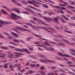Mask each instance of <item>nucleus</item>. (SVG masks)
<instances>
[{
    "label": "nucleus",
    "instance_id": "obj_1",
    "mask_svg": "<svg viewBox=\"0 0 75 75\" xmlns=\"http://www.w3.org/2000/svg\"><path fill=\"white\" fill-rule=\"evenodd\" d=\"M11 16H9L11 17V18H12V19H14V20H18L19 18L20 19H23L22 17L19 16H17L14 13H11Z\"/></svg>",
    "mask_w": 75,
    "mask_h": 75
},
{
    "label": "nucleus",
    "instance_id": "obj_2",
    "mask_svg": "<svg viewBox=\"0 0 75 75\" xmlns=\"http://www.w3.org/2000/svg\"><path fill=\"white\" fill-rule=\"evenodd\" d=\"M40 62H42L43 63H45V64H47L48 62H51V63H54V64L56 63V62L54 61L50 60L45 59V60L40 59Z\"/></svg>",
    "mask_w": 75,
    "mask_h": 75
},
{
    "label": "nucleus",
    "instance_id": "obj_3",
    "mask_svg": "<svg viewBox=\"0 0 75 75\" xmlns=\"http://www.w3.org/2000/svg\"><path fill=\"white\" fill-rule=\"evenodd\" d=\"M21 30H25V31H27V30H28L25 29L23 28L17 27H16V30H15V31L16 33H18V34H21V32L17 31V30L21 31Z\"/></svg>",
    "mask_w": 75,
    "mask_h": 75
},
{
    "label": "nucleus",
    "instance_id": "obj_4",
    "mask_svg": "<svg viewBox=\"0 0 75 75\" xmlns=\"http://www.w3.org/2000/svg\"><path fill=\"white\" fill-rule=\"evenodd\" d=\"M58 54L59 55L61 56V57H70V56L68 55L65 54H63L62 53L60 52H58Z\"/></svg>",
    "mask_w": 75,
    "mask_h": 75
},
{
    "label": "nucleus",
    "instance_id": "obj_5",
    "mask_svg": "<svg viewBox=\"0 0 75 75\" xmlns=\"http://www.w3.org/2000/svg\"><path fill=\"white\" fill-rule=\"evenodd\" d=\"M53 6L55 7H56V8H58L60 9V10H66V8L64 7H62L61 8V7H60L58 6Z\"/></svg>",
    "mask_w": 75,
    "mask_h": 75
},
{
    "label": "nucleus",
    "instance_id": "obj_6",
    "mask_svg": "<svg viewBox=\"0 0 75 75\" xmlns=\"http://www.w3.org/2000/svg\"><path fill=\"white\" fill-rule=\"evenodd\" d=\"M28 11H29V12H30V13H31L33 14L35 16H37V14L33 11L31 10H29Z\"/></svg>",
    "mask_w": 75,
    "mask_h": 75
},
{
    "label": "nucleus",
    "instance_id": "obj_7",
    "mask_svg": "<svg viewBox=\"0 0 75 75\" xmlns=\"http://www.w3.org/2000/svg\"><path fill=\"white\" fill-rule=\"evenodd\" d=\"M10 33L11 34L13 35V36H16V37H18V34L16 33H14L13 32H11Z\"/></svg>",
    "mask_w": 75,
    "mask_h": 75
},
{
    "label": "nucleus",
    "instance_id": "obj_8",
    "mask_svg": "<svg viewBox=\"0 0 75 75\" xmlns=\"http://www.w3.org/2000/svg\"><path fill=\"white\" fill-rule=\"evenodd\" d=\"M15 50L16 51H18V52H23V49L21 50L18 48H15Z\"/></svg>",
    "mask_w": 75,
    "mask_h": 75
},
{
    "label": "nucleus",
    "instance_id": "obj_9",
    "mask_svg": "<svg viewBox=\"0 0 75 75\" xmlns=\"http://www.w3.org/2000/svg\"><path fill=\"white\" fill-rule=\"evenodd\" d=\"M38 21L39 22H41V23H42L43 24H44V25H48L47 24L44 23V22L42 21L40 19H38Z\"/></svg>",
    "mask_w": 75,
    "mask_h": 75
},
{
    "label": "nucleus",
    "instance_id": "obj_10",
    "mask_svg": "<svg viewBox=\"0 0 75 75\" xmlns=\"http://www.w3.org/2000/svg\"><path fill=\"white\" fill-rule=\"evenodd\" d=\"M44 18H45V20H48V21H51V20H52L51 18L50 17H48V18L47 17H46V16H44Z\"/></svg>",
    "mask_w": 75,
    "mask_h": 75
},
{
    "label": "nucleus",
    "instance_id": "obj_11",
    "mask_svg": "<svg viewBox=\"0 0 75 75\" xmlns=\"http://www.w3.org/2000/svg\"><path fill=\"white\" fill-rule=\"evenodd\" d=\"M32 39H33V37H27L26 39L27 41H30V40H32Z\"/></svg>",
    "mask_w": 75,
    "mask_h": 75
},
{
    "label": "nucleus",
    "instance_id": "obj_12",
    "mask_svg": "<svg viewBox=\"0 0 75 75\" xmlns=\"http://www.w3.org/2000/svg\"><path fill=\"white\" fill-rule=\"evenodd\" d=\"M33 34L35 35V36H36V37H41V35H38L35 33H32Z\"/></svg>",
    "mask_w": 75,
    "mask_h": 75
},
{
    "label": "nucleus",
    "instance_id": "obj_13",
    "mask_svg": "<svg viewBox=\"0 0 75 75\" xmlns=\"http://www.w3.org/2000/svg\"><path fill=\"white\" fill-rule=\"evenodd\" d=\"M62 17L63 18H64V19H65L66 20H67V21L69 20V19L66 16H65L64 15H62Z\"/></svg>",
    "mask_w": 75,
    "mask_h": 75
},
{
    "label": "nucleus",
    "instance_id": "obj_14",
    "mask_svg": "<svg viewBox=\"0 0 75 75\" xmlns=\"http://www.w3.org/2000/svg\"><path fill=\"white\" fill-rule=\"evenodd\" d=\"M18 68L17 69V70H18V71H20V70H21V68H20V67H21V64H18Z\"/></svg>",
    "mask_w": 75,
    "mask_h": 75
},
{
    "label": "nucleus",
    "instance_id": "obj_15",
    "mask_svg": "<svg viewBox=\"0 0 75 75\" xmlns=\"http://www.w3.org/2000/svg\"><path fill=\"white\" fill-rule=\"evenodd\" d=\"M55 11H56V12H57V13H60V12L61 13H62V14H63L64 13V11L61 10H57H57H55Z\"/></svg>",
    "mask_w": 75,
    "mask_h": 75
},
{
    "label": "nucleus",
    "instance_id": "obj_16",
    "mask_svg": "<svg viewBox=\"0 0 75 75\" xmlns=\"http://www.w3.org/2000/svg\"><path fill=\"white\" fill-rule=\"evenodd\" d=\"M58 18H59L58 17H57V18H55L54 19V21H56V23H57V24H58V23H59L58 22H57L58 21Z\"/></svg>",
    "mask_w": 75,
    "mask_h": 75
},
{
    "label": "nucleus",
    "instance_id": "obj_17",
    "mask_svg": "<svg viewBox=\"0 0 75 75\" xmlns=\"http://www.w3.org/2000/svg\"><path fill=\"white\" fill-rule=\"evenodd\" d=\"M38 56L40 57H41L42 58H45V56H44L42 55V54H40L38 55Z\"/></svg>",
    "mask_w": 75,
    "mask_h": 75
},
{
    "label": "nucleus",
    "instance_id": "obj_18",
    "mask_svg": "<svg viewBox=\"0 0 75 75\" xmlns=\"http://www.w3.org/2000/svg\"><path fill=\"white\" fill-rule=\"evenodd\" d=\"M48 42L49 43H51V44H57V43L52 41H49Z\"/></svg>",
    "mask_w": 75,
    "mask_h": 75
},
{
    "label": "nucleus",
    "instance_id": "obj_19",
    "mask_svg": "<svg viewBox=\"0 0 75 75\" xmlns=\"http://www.w3.org/2000/svg\"><path fill=\"white\" fill-rule=\"evenodd\" d=\"M12 54H13L14 55H20V53H18L17 52H15L13 53H12Z\"/></svg>",
    "mask_w": 75,
    "mask_h": 75
},
{
    "label": "nucleus",
    "instance_id": "obj_20",
    "mask_svg": "<svg viewBox=\"0 0 75 75\" xmlns=\"http://www.w3.org/2000/svg\"><path fill=\"white\" fill-rule=\"evenodd\" d=\"M1 48L2 49H5V50H8V47H1Z\"/></svg>",
    "mask_w": 75,
    "mask_h": 75
},
{
    "label": "nucleus",
    "instance_id": "obj_21",
    "mask_svg": "<svg viewBox=\"0 0 75 75\" xmlns=\"http://www.w3.org/2000/svg\"><path fill=\"white\" fill-rule=\"evenodd\" d=\"M13 41H15V42H18V43H19V42H20V41H19V40L16 39H13Z\"/></svg>",
    "mask_w": 75,
    "mask_h": 75
},
{
    "label": "nucleus",
    "instance_id": "obj_22",
    "mask_svg": "<svg viewBox=\"0 0 75 75\" xmlns=\"http://www.w3.org/2000/svg\"><path fill=\"white\" fill-rule=\"evenodd\" d=\"M60 19L61 21L63 23H67V22L64 21V19H62V18H60Z\"/></svg>",
    "mask_w": 75,
    "mask_h": 75
},
{
    "label": "nucleus",
    "instance_id": "obj_23",
    "mask_svg": "<svg viewBox=\"0 0 75 75\" xmlns=\"http://www.w3.org/2000/svg\"><path fill=\"white\" fill-rule=\"evenodd\" d=\"M4 68H7V64L6 63L4 64Z\"/></svg>",
    "mask_w": 75,
    "mask_h": 75
},
{
    "label": "nucleus",
    "instance_id": "obj_24",
    "mask_svg": "<svg viewBox=\"0 0 75 75\" xmlns=\"http://www.w3.org/2000/svg\"><path fill=\"white\" fill-rule=\"evenodd\" d=\"M1 11L2 12V13H3L5 14H7V13L6 12L4 11V10H2Z\"/></svg>",
    "mask_w": 75,
    "mask_h": 75
},
{
    "label": "nucleus",
    "instance_id": "obj_25",
    "mask_svg": "<svg viewBox=\"0 0 75 75\" xmlns=\"http://www.w3.org/2000/svg\"><path fill=\"white\" fill-rule=\"evenodd\" d=\"M68 67H75V65L68 64L67 65Z\"/></svg>",
    "mask_w": 75,
    "mask_h": 75
},
{
    "label": "nucleus",
    "instance_id": "obj_26",
    "mask_svg": "<svg viewBox=\"0 0 75 75\" xmlns=\"http://www.w3.org/2000/svg\"><path fill=\"white\" fill-rule=\"evenodd\" d=\"M46 50H47V51H50V49H49L47 47H43Z\"/></svg>",
    "mask_w": 75,
    "mask_h": 75
},
{
    "label": "nucleus",
    "instance_id": "obj_27",
    "mask_svg": "<svg viewBox=\"0 0 75 75\" xmlns=\"http://www.w3.org/2000/svg\"><path fill=\"white\" fill-rule=\"evenodd\" d=\"M25 51L26 52L27 51H28V50L27 49H22V52H24V51Z\"/></svg>",
    "mask_w": 75,
    "mask_h": 75
},
{
    "label": "nucleus",
    "instance_id": "obj_28",
    "mask_svg": "<svg viewBox=\"0 0 75 75\" xmlns=\"http://www.w3.org/2000/svg\"><path fill=\"white\" fill-rule=\"evenodd\" d=\"M64 32H66V33H69V34H72V32H70L69 31L64 30Z\"/></svg>",
    "mask_w": 75,
    "mask_h": 75
},
{
    "label": "nucleus",
    "instance_id": "obj_29",
    "mask_svg": "<svg viewBox=\"0 0 75 75\" xmlns=\"http://www.w3.org/2000/svg\"><path fill=\"white\" fill-rule=\"evenodd\" d=\"M21 2L22 3H24V4H27V2L25 1H21Z\"/></svg>",
    "mask_w": 75,
    "mask_h": 75
},
{
    "label": "nucleus",
    "instance_id": "obj_30",
    "mask_svg": "<svg viewBox=\"0 0 75 75\" xmlns=\"http://www.w3.org/2000/svg\"><path fill=\"white\" fill-rule=\"evenodd\" d=\"M63 41H64V42H66V43H67V44H69V42H68V41L66 40H63Z\"/></svg>",
    "mask_w": 75,
    "mask_h": 75
},
{
    "label": "nucleus",
    "instance_id": "obj_31",
    "mask_svg": "<svg viewBox=\"0 0 75 75\" xmlns=\"http://www.w3.org/2000/svg\"><path fill=\"white\" fill-rule=\"evenodd\" d=\"M14 11H16V12H17V13H21L20 12V11L19 10H13Z\"/></svg>",
    "mask_w": 75,
    "mask_h": 75
},
{
    "label": "nucleus",
    "instance_id": "obj_32",
    "mask_svg": "<svg viewBox=\"0 0 75 75\" xmlns=\"http://www.w3.org/2000/svg\"><path fill=\"white\" fill-rule=\"evenodd\" d=\"M16 24H21V25H23V24L22 23L18 21H16Z\"/></svg>",
    "mask_w": 75,
    "mask_h": 75
},
{
    "label": "nucleus",
    "instance_id": "obj_33",
    "mask_svg": "<svg viewBox=\"0 0 75 75\" xmlns=\"http://www.w3.org/2000/svg\"><path fill=\"white\" fill-rule=\"evenodd\" d=\"M43 6L44 7H45L46 8H48V6L45 4H43Z\"/></svg>",
    "mask_w": 75,
    "mask_h": 75
},
{
    "label": "nucleus",
    "instance_id": "obj_34",
    "mask_svg": "<svg viewBox=\"0 0 75 75\" xmlns=\"http://www.w3.org/2000/svg\"><path fill=\"white\" fill-rule=\"evenodd\" d=\"M69 50H70L71 52H75V50L72 49H69Z\"/></svg>",
    "mask_w": 75,
    "mask_h": 75
},
{
    "label": "nucleus",
    "instance_id": "obj_35",
    "mask_svg": "<svg viewBox=\"0 0 75 75\" xmlns=\"http://www.w3.org/2000/svg\"><path fill=\"white\" fill-rule=\"evenodd\" d=\"M29 57H31V58H35V57L33 55H28Z\"/></svg>",
    "mask_w": 75,
    "mask_h": 75
},
{
    "label": "nucleus",
    "instance_id": "obj_36",
    "mask_svg": "<svg viewBox=\"0 0 75 75\" xmlns=\"http://www.w3.org/2000/svg\"><path fill=\"white\" fill-rule=\"evenodd\" d=\"M50 68L52 70H53L54 69H55L56 68V67H50Z\"/></svg>",
    "mask_w": 75,
    "mask_h": 75
},
{
    "label": "nucleus",
    "instance_id": "obj_37",
    "mask_svg": "<svg viewBox=\"0 0 75 75\" xmlns=\"http://www.w3.org/2000/svg\"><path fill=\"white\" fill-rule=\"evenodd\" d=\"M59 69L60 70V71H62V72H64V73H65V71L64 70L62 69L61 68H59Z\"/></svg>",
    "mask_w": 75,
    "mask_h": 75
},
{
    "label": "nucleus",
    "instance_id": "obj_38",
    "mask_svg": "<svg viewBox=\"0 0 75 75\" xmlns=\"http://www.w3.org/2000/svg\"><path fill=\"white\" fill-rule=\"evenodd\" d=\"M28 3H30V4H33L34 3H33V1H28Z\"/></svg>",
    "mask_w": 75,
    "mask_h": 75
},
{
    "label": "nucleus",
    "instance_id": "obj_39",
    "mask_svg": "<svg viewBox=\"0 0 75 75\" xmlns=\"http://www.w3.org/2000/svg\"><path fill=\"white\" fill-rule=\"evenodd\" d=\"M40 72L41 74H44L45 72V71L44 72V71H40Z\"/></svg>",
    "mask_w": 75,
    "mask_h": 75
},
{
    "label": "nucleus",
    "instance_id": "obj_40",
    "mask_svg": "<svg viewBox=\"0 0 75 75\" xmlns=\"http://www.w3.org/2000/svg\"><path fill=\"white\" fill-rule=\"evenodd\" d=\"M7 37L8 39H9L10 40H12V38H11V37L8 36H7Z\"/></svg>",
    "mask_w": 75,
    "mask_h": 75
},
{
    "label": "nucleus",
    "instance_id": "obj_41",
    "mask_svg": "<svg viewBox=\"0 0 75 75\" xmlns=\"http://www.w3.org/2000/svg\"><path fill=\"white\" fill-rule=\"evenodd\" d=\"M67 63L68 64H73V63H72V62H70V61L67 62Z\"/></svg>",
    "mask_w": 75,
    "mask_h": 75
},
{
    "label": "nucleus",
    "instance_id": "obj_42",
    "mask_svg": "<svg viewBox=\"0 0 75 75\" xmlns=\"http://www.w3.org/2000/svg\"><path fill=\"white\" fill-rule=\"evenodd\" d=\"M8 47H9L11 48L12 49H14V48H15V47L11 46L9 45Z\"/></svg>",
    "mask_w": 75,
    "mask_h": 75
},
{
    "label": "nucleus",
    "instance_id": "obj_43",
    "mask_svg": "<svg viewBox=\"0 0 75 75\" xmlns=\"http://www.w3.org/2000/svg\"><path fill=\"white\" fill-rule=\"evenodd\" d=\"M42 29H45V30H47L48 29V28L45 26H43L42 27Z\"/></svg>",
    "mask_w": 75,
    "mask_h": 75
},
{
    "label": "nucleus",
    "instance_id": "obj_44",
    "mask_svg": "<svg viewBox=\"0 0 75 75\" xmlns=\"http://www.w3.org/2000/svg\"><path fill=\"white\" fill-rule=\"evenodd\" d=\"M48 75H54V73L52 72H49L48 73Z\"/></svg>",
    "mask_w": 75,
    "mask_h": 75
},
{
    "label": "nucleus",
    "instance_id": "obj_45",
    "mask_svg": "<svg viewBox=\"0 0 75 75\" xmlns=\"http://www.w3.org/2000/svg\"><path fill=\"white\" fill-rule=\"evenodd\" d=\"M63 59L64 60H65V61H68L69 60V59H67L65 57L63 58Z\"/></svg>",
    "mask_w": 75,
    "mask_h": 75
},
{
    "label": "nucleus",
    "instance_id": "obj_46",
    "mask_svg": "<svg viewBox=\"0 0 75 75\" xmlns=\"http://www.w3.org/2000/svg\"><path fill=\"white\" fill-rule=\"evenodd\" d=\"M23 13H24V14H30V13H28V12L26 11V12H22Z\"/></svg>",
    "mask_w": 75,
    "mask_h": 75
},
{
    "label": "nucleus",
    "instance_id": "obj_47",
    "mask_svg": "<svg viewBox=\"0 0 75 75\" xmlns=\"http://www.w3.org/2000/svg\"><path fill=\"white\" fill-rule=\"evenodd\" d=\"M3 8H5V9H6V10H9V8H8L5 6H3Z\"/></svg>",
    "mask_w": 75,
    "mask_h": 75
},
{
    "label": "nucleus",
    "instance_id": "obj_48",
    "mask_svg": "<svg viewBox=\"0 0 75 75\" xmlns=\"http://www.w3.org/2000/svg\"><path fill=\"white\" fill-rule=\"evenodd\" d=\"M3 8H5V9H6V10H9V8H8L5 6H3Z\"/></svg>",
    "mask_w": 75,
    "mask_h": 75
},
{
    "label": "nucleus",
    "instance_id": "obj_49",
    "mask_svg": "<svg viewBox=\"0 0 75 75\" xmlns=\"http://www.w3.org/2000/svg\"><path fill=\"white\" fill-rule=\"evenodd\" d=\"M69 7L72 8H73L74 9H75V7L73 6H69Z\"/></svg>",
    "mask_w": 75,
    "mask_h": 75
},
{
    "label": "nucleus",
    "instance_id": "obj_50",
    "mask_svg": "<svg viewBox=\"0 0 75 75\" xmlns=\"http://www.w3.org/2000/svg\"><path fill=\"white\" fill-rule=\"evenodd\" d=\"M28 48H29V50H30V51H33V48H31V47H29Z\"/></svg>",
    "mask_w": 75,
    "mask_h": 75
},
{
    "label": "nucleus",
    "instance_id": "obj_51",
    "mask_svg": "<svg viewBox=\"0 0 75 75\" xmlns=\"http://www.w3.org/2000/svg\"><path fill=\"white\" fill-rule=\"evenodd\" d=\"M48 28H49V29L50 30H51L52 31H54V29H52V28H50V27H49Z\"/></svg>",
    "mask_w": 75,
    "mask_h": 75
},
{
    "label": "nucleus",
    "instance_id": "obj_52",
    "mask_svg": "<svg viewBox=\"0 0 75 75\" xmlns=\"http://www.w3.org/2000/svg\"><path fill=\"white\" fill-rule=\"evenodd\" d=\"M26 25H31V24L30 23H26Z\"/></svg>",
    "mask_w": 75,
    "mask_h": 75
},
{
    "label": "nucleus",
    "instance_id": "obj_53",
    "mask_svg": "<svg viewBox=\"0 0 75 75\" xmlns=\"http://www.w3.org/2000/svg\"><path fill=\"white\" fill-rule=\"evenodd\" d=\"M38 48L39 50L40 51H43L44 50L38 47Z\"/></svg>",
    "mask_w": 75,
    "mask_h": 75
},
{
    "label": "nucleus",
    "instance_id": "obj_54",
    "mask_svg": "<svg viewBox=\"0 0 75 75\" xmlns=\"http://www.w3.org/2000/svg\"><path fill=\"white\" fill-rule=\"evenodd\" d=\"M50 50H52V51H54V49L52 47H50Z\"/></svg>",
    "mask_w": 75,
    "mask_h": 75
},
{
    "label": "nucleus",
    "instance_id": "obj_55",
    "mask_svg": "<svg viewBox=\"0 0 75 75\" xmlns=\"http://www.w3.org/2000/svg\"><path fill=\"white\" fill-rule=\"evenodd\" d=\"M9 67L11 69L13 68V65H10L9 66Z\"/></svg>",
    "mask_w": 75,
    "mask_h": 75
},
{
    "label": "nucleus",
    "instance_id": "obj_56",
    "mask_svg": "<svg viewBox=\"0 0 75 75\" xmlns=\"http://www.w3.org/2000/svg\"><path fill=\"white\" fill-rule=\"evenodd\" d=\"M30 66L31 68H34L35 66L34 65V64H31Z\"/></svg>",
    "mask_w": 75,
    "mask_h": 75
},
{
    "label": "nucleus",
    "instance_id": "obj_57",
    "mask_svg": "<svg viewBox=\"0 0 75 75\" xmlns=\"http://www.w3.org/2000/svg\"><path fill=\"white\" fill-rule=\"evenodd\" d=\"M45 43L46 45H49V43L47 41H45Z\"/></svg>",
    "mask_w": 75,
    "mask_h": 75
},
{
    "label": "nucleus",
    "instance_id": "obj_58",
    "mask_svg": "<svg viewBox=\"0 0 75 75\" xmlns=\"http://www.w3.org/2000/svg\"><path fill=\"white\" fill-rule=\"evenodd\" d=\"M48 14H49V15H51V14H53V13L52 11H50V13H48Z\"/></svg>",
    "mask_w": 75,
    "mask_h": 75
},
{
    "label": "nucleus",
    "instance_id": "obj_59",
    "mask_svg": "<svg viewBox=\"0 0 75 75\" xmlns=\"http://www.w3.org/2000/svg\"><path fill=\"white\" fill-rule=\"evenodd\" d=\"M71 4L72 5H75V2L74 1L71 2Z\"/></svg>",
    "mask_w": 75,
    "mask_h": 75
},
{
    "label": "nucleus",
    "instance_id": "obj_60",
    "mask_svg": "<svg viewBox=\"0 0 75 75\" xmlns=\"http://www.w3.org/2000/svg\"><path fill=\"white\" fill-rule=\"evenodd\" d=\"M26 65H27V66H29L30 65V63L28 62H27L26 64Z\"/></svg>",
    "mask_w": 75,
    "mask_h": 75
},
{
    "label": "nucleus",
    "instance_id": "obj_61",
    "mask_svg": "<svg viewBox=\"0 0 75 75\" xmlns=\"http://www.w3.org/2000/svg\"><path fill=\"white\" fill-rule=\"evenodd\" d=\"M25 71V69H23L21 71V73H23V72H24V71Z\"/></svg>",
    "mask_w": 75,
    "mask_h": 75
},
{
    "label": "nucleus",
    "instance_id": "obj_62",
    "mask_svg": "<svg viewBox=\"0 0 75 75\" xmlns=\"http://www.w3.org/2000/svg\"><path fill=\"white\" fill-rule=\"evenodd\" d=\"M70 54H71V55H74V56H75V53L71 52Z\"/></svg>",
    "mask_w": 75,
    "mask_h": 75
},
{
    "label": "nucleus",
    "instance_id": "obj_63",
    "mask_svg": "<svg viewBox=\"0 0 75 75\" xmlns=\"http://www.w3.org/2000/svg\"><path fill=\"white\" fill-rule=\"evenodd\" d=\"M0 23L1 24H4V23L2 21H1L0 20Z\"/></svg>",
    "mask_w": 75,
    "mask_h": 75
},
{
    "label": "nucleus",
    "instance_id": "obj_64",
    "mask_svg": "<svg viewBox=\"0 0 75 75\" xmlns=\"http://www.w3.org/2000/svg\"><path fill=\"white\" fill-rule=\"evenodd\" d=\"M32 73H33V71H30L29 72V74H32Z\"/></svg>",
    "mask_w": 75,
    "mask_h": 75
}]
</instances>
